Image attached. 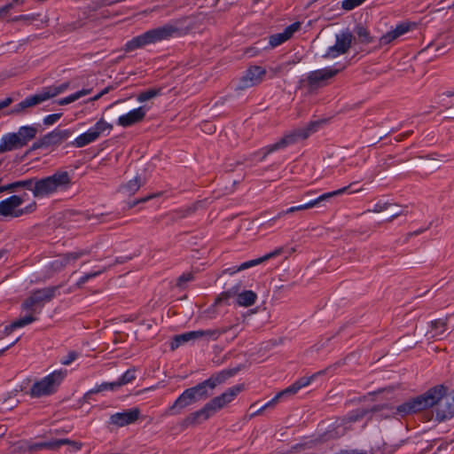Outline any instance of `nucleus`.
Returning <instances> with one entry per match:
<instances>
[{"label": "nucleus", "instance_id": "f257e3e1", "mask_svg": "<svg viewBox=\"0 0 454 454\" xmlns=\"http://www.w3.org/2000/svg\"><path fill=\"white\" fill-rule=\"evenodd\" d=\"M436 405L435 418L442 422L454 416V395L447 396V387L438 385L395 407V414L404 418Z\"/></svg>", "mask_w": 454, "mask_h": 454}, {"label": "nucleus", "instance_id": "f03ea898", "mask_svg": "<svg viewBox=\"0 0 454 454\" xmlns=\"http://www.w3.org/2000/svg\"><path fill=\"white\" fill-rule=\"evenodd\" d=\"M18 190L27 189L35 198H44L58 192L67 191L72 185V176L68 171L58 170L53 175L41 178L16 181Z\"/></svg>", "mask_w": 454, "mask_h": 454}, {"label": "nucleus", "instance_id": "7ed1b4c3", "mask_svg": "<svg viewBox=\"0 0 454 454\" xmlns=\"http://www.w3.org/2000/svg\"><path fill=\"white\" fill-rule=\"evenodd\" d=\"M244 389L242 384L229 387L225 392L218 396L212 398L201 409L190 413L182 421L183 427H189L200 425L207 420L218 411L234 400V398Z\"/></svg>", "mask_w": 454, "mask_h": 454}, {"label": "nucleus", "instance_id": "20e7f679", "mask_svg": "<svg viewBox=\"0 0 454 454\" xmlns=\"http://www.w3.org/2000/svg\"><path fill=\"white\" fill-rule=\"evenodd\" d=\"M178 29L172 25H165L156 28L150 29L144 34L137 35L124 45L123 50L130 52L137 49L143 48L148 44L156 43L163 40H168L176 34Z\"/></svg>", "mask_w": 454, "mask_h": 454}, {"label": "nucleus", "instance_id": "39448f33", "mask_svg": "<svg viewBox=\"0 0 454 454\" xmlns=\"http://www.w3.org/2000/svg\"><path fill=\"white\" fill-rule=\"evenodd\" d=\"M242 369L243 365L240 364L234 368L223 370L212 374L207 380L189 388L197 401L206 400L213 395L214 389L218 385L224 383L228 379L235 376Z\"/></svg>", "mask_w": 454, "mask_h": 454}, {"label": "nucleus", "instance_id": "423d86ee", "mask_svg": "<svg viewBox=\"0 0 454 454\" xmlns=\"http://www.w3.org/2000/svg\"><path fill=\"white\" fill-rule=\"evenodd\" d=\"M232 302L239 307L247 308L254 305L257 300V294L252 290H245L239 282L229 290L222 292L215 300V305L231 304Z\"/></svg>", "mask_w": 454, "mask_h": 454}, {"label": "nucleus", "instance_id": "0eeeda50", "mask_svg": "<svg viewBox=\"0 0 454 454\" xmlns=\"http://www.w3.org/2000/svg\"><path fill=\"white\" fill-rule=\"evenodd\" d=\"M320 124L321 123L319 121H311L305 127L299 128L288 132L277 143L266 146L264 148V156L273 153L274 151L285 148L289 145L294 144L300 139H306L310 134H312L317 129Z\"/></svg>", "mask_w": 454, "mask_h": 454}, {"label": "nucleus", "instance_id": "6e6552de", "mask_svg": "<svg viewBox=\"0 0 454 454\" xmlns=\"http://www.w3.org/2000/svg\"><path fill=\"white\" fill-rule=\"evenodd\" d=\"M59 94L57 86L44 88L41 92L29 96L15 105L7 114L22 115L27 113L28 108L34 107Z\"/></svg>", "mask_w": 454, "mask_h": 454}, {"label": "nucleus", "instance_id": "1a4fd4ad", "mask_svg": "<svg viewBox=\"0 0 454 454\" xmlns=\"http://www.w3.org/2000/svg\"><path fill=\"white\" fill-rule=\"evenodd\" d=\"M24 200L19 195H12L11 197L0 201V215L4 217L18 218L26 214L32 213L36 207L34 201L25 208H20Z\"/></svg>", "mask_w": 454, "mask_h": 454}, {"label": "nucleus", "instance_id": "9d476101", "mask_svg": "<svg viewBox=\"0 0 454 454\" xmlns=\"http://www.w3.org/2000/svg\"><path fill=\"white\" fill-rule=\"evenodd\" d=\"M65 376L66 372L61 371L53 372L40 381L33 384L30 388V395L32 397H41L51 395L55 392L56 387L60 384Z\"/></svg>", "mask_w": 454, "mask_h": 454}, {"label": "nucleus", "instance_id": "9b49d317", "mask_svg": "<svg viewBox=\"0 0 454 454\" xmlns=\"http://www.w3.org/2000/svg\"><path fill=\"white\" fill-rule=\"evenodd\" d=\"M59 288L60 286H48L32 292L31 294L23 301L22 309L35 310L42 308L59 293Z\"/></svg>", "mask_w": 454, "mask_h": 454}, {"label": "nucleus", "instance_id": "f8f14e48", "mask_svg": "<svg viewBox=\"0 0 454 454\" xmlns=\"http://www.w3.org/2000/svg\"><path fill=\"white\" fill-rule=\"evenodd\" d=\"M342 68L325 67L310 72L306 79L309 90H317L327 84V81L337 75Z\"/></svg>", "mask_w": 454, "mask_h": 454}, {"label": "nucleus", "instance_id": "ddd939ff", "mask_svg": "<svg viewBox=\"0 0 454 454\" xmlns=\"http://www.w3.org/2000/svg\"><path fill=\"white\" fill-rule=\"evenodd\" d=\"M356 184H357L356 182L351 183L349 185L345 186L343 188H340L339 190H336V191H333V192H331L324 193L321 196H319L318 198H317L316 200H311V201H309V202H308L306 204L296 206V207H289L286 210L279 212L272 219V221L276 220V219H278V218H281V217H283L284 215H286L287 214H291V213H294L296 211H301V210H306V209L312 208V207L317 206L322 201H325V200H326L328 199H331V198H333L334 196L340 195V194L344 193L345 192L348 191V189L350 187H353V186H355Z\"/></svg>", "mask_w": 454, "mask_h": 454}, {"label": "nucleus", "instance_id": "4468645a", "mask_svg": "<svg viewBox=\"0 0 454 454\" xmlns=\"http://www.w3.org/2000/svg\"><path fill=\"white\" fill-rule=\"evenodd\" d=\"M112 129V124L106 122L104 119H100L88 131L77 137L73 142V145L78 148L83 147L96 141L104 131L111 130Z\"/></svg>", "mask_w": 454, "mask_h": 454}, {"label": "nucleus", "instance_id": "2eb2a0df", "mask_svg": "<svg viewBox=\"0 0 454 454\" xmlns=\"http://www.w3.org/2000/svg\"><path fill=\"white\" fill-rule=\"evenodd\" d=\"M344 364V361H338L324 370H321L309 377H301L294 382L292 385L284 389V393H288L289 395H295L301 388L307 387L310 384V382L316 379L319 375H325L327 373H332L336 371L339 367Z\"/></svg>", "mask_w": 454, "mask_h": 454}, {"label": "nucleus", "instance_id": "dca6fc26", "mask_svg": "<svg viewBox=\"0 0 454 454\" xmlns=\"http://www.w3.org/2000/svg\"><path fill=\"white\" fill-rule=\"evenodd\" d=\"M266 74V70L259 66L250 67L240 77L237 90H244L261 83Z\"/></svg>", "mask_w": 454, "mask_h": 454}, {"label": "nucleus", "instance_id": "f3484780", "mask_svg": "<svg viewBox=\"0 0 454 454\" xmlns=\"http://www.w3.org/2000/svg\"><path fill=\"white\" fill-rule=\"evenodd\" d=\"M90 254L87 249L77 250L56 256L50 263L49 268L52 272H59L67 265L74 264L80 258Z\"/></svg>", "mask_w": 454, "mask_h": 454}, {"label": "nucleus", "instance_id": "a211bd4d", "mask_svg": "<svg viewBox=\"0 0 454 454\" xmlns=\"http://www.w3.org/2000/svg\"><path fill=\"white\" fill-rule=\"evenodd\" d=\"M283 252H284L283 247L276 248L274 251L268 253L262 257L245 262L241 263L239 266H235V267L225 269L223 270L222 274L232 276L239 271L247 270L254 266H257L271 258L277 257V256L280 255Z\"/></svg>", "mask_w": 454, "mask_h": 454}, {"label": "nucleus", "instance_id": "6ab92c4d", "mask_svg": "<svg viewBox=\"0 0 454 454\" xmlns=\"http://www.w3.org/2000/svg\"><path fill=\"white\" fill-rule=\"evenodd\" d=\"M353 36L350 33H341L336 35V43L329 47L325 58H336L339 55L346 53L351 47Z\"/></svg>", "mask_w": 454, "mask_h": 454}, {"label": "nucleus", "instance_id": "aec40b11", "mask_svg": "<svg viewBox=\"0 0 454 454\" xmlns=\"http://www.w3.org/2000/svg\"><path fill=\"white\" fill-rule=\"evenodd\" d=\"M147 108L145 106H139L138 108L133 109L129 113L121 115L117 120V125L128 128L142 122L146 115Z\"/></svg>", "mask_w": 454, "mask_h": 454}, {"label": "nucleus", "instance_id": "412c9836", "mask_svg": "<svg viewBox=\"0 0 454 454\" xmlns=\"http://www.w3.org/2000/svg\"><path fill=\"white\" fill-rule=\"evenodd\" d=\"M140 411L138 408H132L122 412H117L110 417V423L118 427H124L134 423L138 419Z\"/></svg>", "mask_w": 454, "mask_h": 454}, {"label": "nucleus", "instance_id": "4be33fe9", "mask_svg": "<svg viewBox=\"0 0 454 454\" xmlns=\"http://www.w3.org/2000/svg\"><path fill=\"white\" fill-rule=\"evenodd\" d=\"M198 402L192 393L190 388H186L169 407V413L172 415H177L181 411L192 403Z\"/></svg>", "mask_w": 454, "mask_h": 454}, {"label": "nucleus", "instance_id": "5701e85b", "mask_svg": "<svg viewBox=\"0 0 454 454\" xmlns=\"http://www.w3.org/2000/svg\"><path fill=\"white\" fill-rule=\"evenodd\" d=\"M413 26L414 24L411 22H403L396 25V27L393 30L386 33L380 38V45L384 46L391 43L393 41L396 40L403 35L408 33Z\"/></svg>", "mask_w": 454, "mask_h": 454}, {"label": "nucleus", "instance_id": "b1692460", "mask_svg": "<svg viewBox=\"0 0 454 454\" xmlns=\"http://www.w3.org/2000/svg\"><path fill=\"white\" fill-rule=\"evenodd\" d=\"M301 26V23L297 21L286 27V29L282 33L272 35L270 37V44L271 45V47H277L282 44L283 43L289 40L295 32L299 31Z\"/></svg>", "mask_w": 454, "mask_h": 454}, {"label": "nucleus", "instance_id": "393cba45", "mask_svg": "<svg viewBox=\"0 0 454 454\" xmlns=\"http://www.w3.org/2000/svg\"><path fill=\"white\" fill-rule=\"evenodd\" d=\"M72 135L68 129H55L43 137V144L47 146L56 145L66 141Z\"/></svg>", "mask_w": 454, "mask_h": 454}, {"label": "nucleus", "instance_id": "a878e982", "mask_svg": "<svg viewBox=\"0 0 454 454\" xmlns=\"http://www.w3.org/2000/svg\"><path fill=\"white\" fill-rule=\"evenodd\" d=\"M22 146L23 145L21 144L17 133H11L2 138L0 144V153L12 151Z\"/></svg>", "mask_w": 454, "mask_h": 454}, {"label": "nucleus", "instance_id": "bb28decb", "mask_svg": "<svg viewBox=\"0 0 454 454\" xmlns=\"http://www.w3.org/2000/svg\"><path fill=\"white\" fill-rule=\"evenodd\" d=\"M35 320H37V317H34L33 314H27V316L18 318L12 321L11 324L6 325L3 333L5 336H8L16 329L24 327Z\"/></svg>", "mask_w": 454, "mask_h": 454}, {"label": "nucleus", "instance_id": "cd10ccee", "mask_svg": "<svg viewBox=\"0 0 454 454\" xmlns=\"http://www.w3.org/2000/svg\"><path fill=\"white\" fill-rule=\"evenodd\" d=\"M238 327V325H231L228 328H217V329H207V330H198L196 332L197 339L199 338H206L207 340H215L218 339V337L222 334L226 333L228 330L231 329H236Z\"/></svg>", "mask_w": 454, "mask_h": 454}, {"label": "nucleus", "instance_id": "c85d7f7f", "mask_svg": "<svg viewBox=\"0 0 454 454\" xmlns=\"http://www.w3.org/2000/svg\"><path fill=\"white\" fill-rule=\"evenodd\" d=\"M193 340H197L195 331H191L182 334L175 335L170 342V349L175 350L178 348L181 345Z\"/></svg>", "mask_w": 454, "mask_h": 454}, {"label": "nucleus", "instance_id": "c756f323", "mask_svg": "<svg viewBox=\"0 0 454 454\" xmlns=\"http://www.w3.org/2000/svg\"><path fill=\"white\" fill-rule=\"evenodd\" d=\"M403 442L404 441L403 440L395 444H389L382 442L380 444L372 449V454H393L403 445Z\"/></svg>", "mask_w": 454, "mask_h": 454}, {"label": "nucleus", "instance_id": "7c9ffc66", "mask_svg": "<svg viewBox=\"0 0 454 454\" xmlns=\"http://www.w3.org/2000/svg\"><path fill=\"white\" fill-rule=\"evenodd\" d=\"M37 133V129L32 126H23L19 129L17 135L21 142V144L26 145L28 141L33 139Z\"/></svg>", "mask_w": 454, "mask_h": 454}, {"label": "nucleus", "instance_id": "2f4dec72", "mask_svg": "<svg viewBox=\"0 0 454 454\" xmlns=\"http://www.w3.org/2000/svg\"><path fill=\"white\" fill-rule=\"evenodd\" d=\"M61 442H56V440L49 441V442H36L29 446V451L30 452H36L38 450H41L43 449L47 450H58V444Z\"/></svg>", "mask_w": 454, "mask_h": 454}, {"label": "nucleus", "instance_id": "473e14b6", "mask_svg": "<svg viewBox=\"0 0 454 454\" xmlns=\"http://www.w3.org/2000/svg\"><path fill=\"white\" fill-rule=\"evenodd\" d=\"M91 90H92L91 89H83V90H79L67 98H61L60 100L58 101V104L59 106H64V105L73 103L75 100L79 99L80 98L90 94L91 92Z\"/></svg>", "mask_w": 454, "mask_h": 454}, {"label": "nucleus", "instance_id": "72a5a7b5", "mask_svg": "<svg viewBox=\"0 0 454 454\" xmlns=\"http://www.w3.org/2000/svg\"><path fill=\"white\" fill-rule=\"evenodd\" d=\"M161 89L160 88H152L147 90L142 91L137 95V101L140 103L145 102L147 100H150L152 98H156L160 94Z\"/></svg>", "mask_w": 454, "mask_h": 454}, {"label": "nucleus", "instance_id": "f704fd0d", "mask_svg": "<svg viewBox=\"0 0 454 454\" xmlns=\"http://www.w3.org/2000/svg\"><path fill=\"white\" fill-rule=\"evenodd\" d=\"M142 184H143V182H142L141 178L138 176H136L134 179L128 182L122 187V189L128 195H131V194H134L136 192H137Z\"/></svg>", "mask_w": 454, "mask_h": 454}, {"label": "nucleus", "instance_id": "c9c22d12", "mask_svg": "<svg viewBox=\"0 0 454 454\" xmlns=\"http://www.w3.org/2000/svg\"><path fill=\"white\" fill-rule=\"evenodd\" d=\"M432 329L434 334H442L446 331L447 317L445 318L436 319L431 322Z\"/></svg>", "mask_w": 454, "mask_h": 454}, {"label": "nucleus", "instance_id": "e433bc0d", "mask_svg": "<svg viewBox=\"0 0 454 454\" xmlns=\"http://www.w3.org/2000/svg\"><path fill=\"white\" fill-rule=\"evenodd\" d=\"M120 387L118 381L114 382H103L99 385H97L95 387V392L97 394L103 392V391H115Z\"/></svg>", "mask_w": 454, "mask_h": 454}, {"label": "nucleus", "instance_id": "4c0bfd02", "mask_svg": "<svg viewBox=\"0 0 454 454\" xmlns=\"http://www.w3.org/2000/svg\"><path fill=\"white\" fill-rule=\"evenodd\" d=\"M135 379H136L135 369H129L118 379L117 381L121 387V386L130 383Z\"/></svg>", "mask_w": 454, "mask_h": 454}, {"label": "nucleus", "instance_id": "58836bf2", "mask_svg": "<svg viewBox=\"0 0 454 454\" xmlns=\"http://www.w3.org/2000/svg\"><path fill=\"white\" fill-rule=\"evenodd\" d=\"M287 396H290L289 394L284 393V390L278 392L270 401H269L263 406H262V408L256 413H260L262 411L267 408L273 407L278 402V400Z\"/></svg>", "mask_w": 454, "mask_h": 454}, {"label": "nucleus", "instance_id": "ea45409f", "mask_svg": "<svg viewBox=\"0 0 454 454\" xmlns=\"http://www.w3.org/2000/svg\"><path fill=\"white\" fill-rule=\"evenodd\" d=\"M365 0H343L341 6L346 11H351L361 5Z\"/></svg>", "mask_w": 454, "mask_h": 454}, {"label": "nucleus", "instance_id": "a19ab883", "mask_svg": "<svg viewBox=\"0 0 454 454\" xmlns=\"http://www.w3.org/2000/svg\"><path fill=\"white\" fill-rule=\"evenodd\" d=\"M356 31L362 43L372 42L369 32L365 27L358 26Z\"/></svg>", "mask_w": 454, "mask_h": 454}, {"label": "nucleus", "instance_id": "79ce46f5", "mask_svg": "<svg viewBox=\"0 0 454 454\" xmlns=\"http://www.w3.org/2000/svg\"><path fill=\"white\" fill-rule=\"evenodd\" d=\"M103 272V270H98L91 273H88L82 277L76 283V287L81 288L89 279L95 278L98 275H100Z\"/></svg>", "mask_w": 454, "mask_h": 454}, {"label": "nucleus", "instance_id": "37998d69", "mask_svg": "<svg viewBox=\"0 0 454 454\" xmlns=\"http://www.w3.org/2000/svg\"><path fill=\"white\" fill-rule=\"evenodd\" d=\"M56 442H62L58 444V449H59L62 445H66V444H68L70 446H72V448L75 450H78L82 448V444L79 442H75V441H72V440H69V439H59V440H56Z\"/></svg>", "mask_w": 454, "mask_h": 454}, {"label": "nucleus", "instance_id": "c03bdc74", "mask_svg": "<svg viewBox=\"0 0 454 454\" xmlns=\"http://www.w3.org/2000/svg\"><path fill=\"white\" fill-rule=\"evenodd\" d=\"M390 204L387 202L385 203H376L372 209H368L366 212L368 213H380L387 210L389 207Z\"/></svg>", "mask_w": 454, "mask_h": 454}, {"label": "nucleus", "instance_id": "a18cd8bd", "mask_svg": "<svg viewBox=\"0 0 454 454\" xmlns=\"http://www.w3.org/2000/svg\"><path fill=\"white\" fill-rule=\"evenodd\" d=\"M78 357V353L76 351H70L67 353L66 356L61 359V364L65 365H69Z\"/></svg>", "mask_w": 454, "mask_h": 454}, {"label": "nucleus", "instance_id": "49530a36", "mask_svg": "<svg viewBox=\"0 0 454 454\" xmlns=\"http://www.w3.org/2000/svg\"><path fill=\"white\" fill-rule=\"evenodd\" d=\"M60 117L61 114H50L43 119V123L45 125H52L55 122H57L60 119Z\"/></svg>", "mask_w": 454, "mask_h": 454}, {"label": "nucleus", "instance_id": "de8ad7c7", "mask_svg": "<svg viewBox=\"0 0 454 454\" xmlns=\"http://www.w3.org/2000/svg\"><path fill=\"white\" fill-rule=\"evenodd\" d=\"M2 188H3V192H14L18 191L16 182H13V183H11V184H8L5 185L2 184Z\"/></svg>", "mask_w": 454, "mask_h": 454}, {"label": "nucleus", "instance_id": "09e8293b", "mask_svg": "<svg viewBox=\"0 0 454 454\" xmlns=\"http://www.w3.org/2000/svg\"><path fill=\"white\" fill-rule=\"evenodd\" d=\"M13 99L12 98H6L4 100L0 101V111L7 108L12 103Z\"/></svg>", "mask_w": 454, "mask_h": 454}, {"label": "nucleus", "instance_id": "8fccbe9b", "mask_svg": "<svg viewBox=\"0 0 454 454\" xmlns=\"http://www.w3.org/2000/svg\"><path fill=\"white\" fill-rule=\"evenodd\" d=\"M12 7H13L12 4H5L4 6L1 7L0 8V18L6 15L10 12V10L12 9Z\"/></svg>", "mask_w": 454, "mask_h": 454}, {"label": "nucleus", "instance_id": "3c124183", "mask_svg": "<svg viewBox=\"0 0 454 454\" xmlns=\"http://www.w3.org/2000/svg\"><path fill=\"white\" fill-rule=\"evenodd\" d=\"M95 394H97V392H95V387L86 392L82 397L83 402L90 403L91 396Z\"/></svg>", "mask_w": 454, "mask_h": 454}, {"label": "nucleus", "instance_id": "603ef678", "mask_svg": "<svg viewBox=\"0 0 454 454\" xmlns=\"http://www.w3.org/2000/svg\"><path fill=\"white\" fill-rule=\"evenodd\" d=\"M192 278V276L191 274H184V275H182V276L178 278V285L180 286V285H181V283H183V282L190 281Z\"/></svg>", "mask_w": 454, "mask_h": 454}, {"label": "nucleus", "instance_id": "864d4df0", "mask_svg": "<svg viewBox=\"0 0 454 454\" xmlns=\"http://www.w3.org/2000/svg\"><path fill=\"white\" fill-rule=\"evenodd\" d=\"M19 340H20V337H19V338H17L13 342H12V343H11L10 345H8L7 347H5V348H4L0 349V356H1L2 355H4V353L6 350H8L11 347L14 346V345H15Z\"/></svg>", "mask_w": 454, "mask_h": 454}, {"label": "nucleus", "instance_id": "5fc2aeb1", "mask_svg": "<svg viewBox=\"0 0 454 454\" xmlns=\"http://www.w3.org/2000/svg\"><path fill=\"white\" fill-rule=\"evenodd\" d=\"M41 147H48L47 145L43 144V137L35 142L33 145L34 149L41 148Z\"/></svg>", "mask_w": 454, "mask_h": 454}, {"label": "nucleus", "instance_id": "6e6d98bb", "mask_svg": "<svg viewBox=\"0 0 454 454\" xmlns=\"http://www.w3.org/2000/svg\"><path fill=\"white\" fill-rule=\"evenodd\" d=\"M112 90H114V87L113 86H107L106 88H105L103 90H101L99 93L100 95L103 97L104 95L107 94L109 91H111Z\"/></svg>", "mask_w": 454, "mask_h": 454}, {"label": "nucleus", "instance_id": "4d7b16f0", "mask_svg": "<svg viewBox=\"0 0 454 454\" xmlns=\"http://www.w3.org/2000/svg\"><path fill=\"white\" fill-rule=\"evenodd\" d=\"M68 87V83H63L59 86H57L58 88V90H59V94L62 93L63 91H65Z\"/></svg>", "mask_w": 454, "mask_h": 454}, {"label": "nucleus", "instance_id": "13d9d810", "mask_svg": "<svg viewBox=\"0 0 454 454\" xmlns=\"http://www.w3.org/2000/svg\"><path fill=\"white\" fill-rule=\"evenodd\" d=\"M156 195H152V196H149V197H145V198H143L141 200H139L138 201H136L132 204V207L137 205L138 202H145V201H147L149 199H152V198H154Z\"/></svg>", "mask_w": 454, "mask_h": 454}, {"label": "nucleus", "instance_id": "bf43d9fd", "mask_svg": "<svg viewBox=\"0 0 454 454\" xmlns=\"http://www.w3.org/2000/svg\"><path fill=\"white\" fill-rule=\"evenodd\" d=\"M100 98H102V96L100 95V93H98L94 97L90 98L88 101L93 102L98 100Z\"/></svg>", "mask_w": 454, "mask_h": 454}, {"label": "nucleus", "instance_id": "052dcab7", "mask_svg": "<svg viewBox=\"0 0 454 454\" xmlns=\"http://www.w3.org/2000/svg\"><path fill=\"white\" fill-rule=\"evenodd\" d=\"M380 410H381V407H380V405H373V406L371 408L370 411H372V412H376V411H380Z\"/></svg>", "mask_w": 454, "mask_h": 454}, {"label": "nucleus", "instance_id": "680f3d73", "mask_svg": "<svg viewBox=\"0 0 454 454\" xmlns=\"http://www.w3.org/2000/svg\"><path fill=\"white\" fill-rule=\"evenodd\" d=\"M105 1H106V4H113L122 2L121 0H105Z\"/></svg>", "mask_w": 454, "mask_h": 454}, {"label": "nucleus", "instance_id": "e2e57ef3", "mask_svg": "<svg viewBox=\"0 0 454 454\" xmlns=\"http://www.w3.org/2000/svg\"><path fill=\"white\" fill-rule=\"evenodd\" d=\"M403 213L402 212H397L395 213L392 217H391V220L397 217L398 215H402Z\"/></svg>", "mask_w": 454, "mask_h": 454}, {"label": "nucleus", "instance_id": "0e129e2a", "mask_svg": "<svg viewBox=\"0 0 454 454\" xmlns=\"http://www.w3.org/2000/svg\"><path fill=\"white\" fill-rule=\"evenodd\" d=\"M363 189L362 188H357V189H355L354 191L350 192L351 193H355V192H361Z\"/></svg>", "mask_w": 454, "mask_h": 454}, {"label": "nucleus", "instance_id": "69168bd1", "mask_svg": "<svg viewBox=\"0 0 454 454\" xmlns=\"http://www.w3.org/2000/svg\"><path fill=\"white\" fill-rule=\"evenodd\" d=\"M3 192V188H2V178H0V193Z\"/></svg>", "mask_w": 454, "mask_h": 454}, {"label": "nucleus", "instance_id": "338daca9", "mask_svg": "<svg viewBox=\"0 0 454 454\" xmlns=\"http://www.w3.org/2000/svg\"><path fill=\"white\" fill-rule=\"evenodd\" d=\"M134 318H131V317H128V318H124L123 320L124 321H132Z\"/></svg>", "mask_w": 454, "mask_h": 454}, {"label": "nucleus", "instance_id": "774afa93", "mask_svg": "<svg viewBox=\"0 0 454 454\" xmlns=\"http://www.w3.org/2000/svg\"><path fill=\"white\" fill-rule=\"evenodd\" d=\"M4 251H0V258L3 256Z\"/></svg>", "mask_w": 454, "mask_h": 454}]
</instances>
